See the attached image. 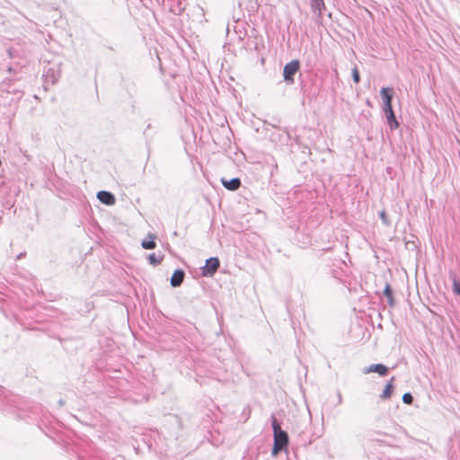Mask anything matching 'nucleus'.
I'll return each mask as SVG.
<instances>
[{
    "label": "nucleus",
    "instance_id": "2eb2a0df",
    "mask_svg": "<svg viewBox=\"0 0 460 460\" xmlns=\"http://www.w3.org/2000/svg\"><path fill=\"white\" fill-rule=\"evenodd\" d=\"M163 259H164L163 254L156 255L155 253H151L147 257L148 262L153 266L159 265L162 262Z\"/></svg>",
    "mask_w": 460,
    "mask_h": 460
},
{
    "label": "nucleus",
    "instance_id": "6e6552de",
    "mask_svg": "<svg viewBox=\"0 0 460 460\" xmlns=\"http://www.w3.org/2000/svg\"><path fill=\"white\" fill-rule=\"evenodd\" d=\"M222 185L229 190H237L241 186V180L239 178H233L230 180H226L225 178L221 179Z\"/></svg>",
    "mask_w": 460,
    "mask_h": 460
},
{
    "label": "nucleus",
    "instance_id": "ddd939ff",
    "mask_svg": "<svg viewBox=\"0 0 460 460\" xmlns=\"http://www.w3.org/2000/svg\"><path fill=\"white\" fill-rule=\"evenodd\" d=\"M384 295L387 298L388 305L391 307L394 306L395 301H394V298L393 296V290H392V288H391L390 284H388V283L385 287Z\"/></svg>",
    "mask_w": 460,
    "mask_h": 460
},
{
    "label": "nucleus",
    "instance_id": "f3484780",
    "mask_svg": "<svg viewBox=\"0 0 460 460\" xmlns=\"http://www.w3.org/2000/svg\"><path fill=\"white\" fill-rule=\"evenodd\" d=\"M453 292L460 296V282L456 279V276L453 278Z\"/></svg>",
    "mask_w": 460,
    "mask_h": 460
},
{
    "label": "nucleus",
    "instance_id": "20e7f679",
    "mask_svg": "<svg viewBox=\"0 0 460 460\" xmlns=\"http://www.w3.org/2000/svg\"><path fill=\"white\" fill-rule=\"evenodd\" d=\"M220 267V261L217 257H210L206 260L205 266L201 268V274L204 277H213Z\"/></svg>",
    "mask_w": 460,
    "mask_h": 460
},
{
    "label": "nucleus",
    "instance_id": "f03ea898",
    "mask_svg": "<svg viewBox=\"0 0 460 460\" xmlns=\"http://www.w3.org/2000/svg\"><path fill=\"white\" fill-rule=\"evenodd\" d=\"M300 68V62L297 59H294L285 65L283 69L284 81L288 84H293L295 82L294 75L297 73Z\"/></svg>",
    "mask_w": 460,
    "mask_h": 460
},
{
    "label": "nucleus",
    "instance_id": "9d476101",
    "mask_svg": "<svg viewBox=\"0 0 460 460\" xmlns=\"http://www.w3.org/2000/svg\"><path fill=\"white\" fill-rule=\"evenodd\" d=\"M148 240L144 239L141 242V246L146 250H152L156 247L155 238L156 235L155 234H148Z\"/></svg>",
    "mask_w": 460,
    "mask_h": 460
},
{
    "label": "nucleus",
    "instance_id": "0eeeda50",
    "mask_svg": "<svg viewBox=\"0 0 460 460\" xmlns=\"http://www.w3.org/2000/svg\"><path fill=\"white\" fill-rule=\"evenodd\" d=\"M184 278H185L184 270H182L181 269L174 270V272L172 273L171 279H170L171 286L173 288L180 287L182 284Z\"/></svg>",
    "mask_w": 460,
    "mask_h": 460
},
{
    "label": "nucleus",
    "instance_id": "f8f14e48",
    "mask_svg": "<svg viewBox=\"0 0 460 460\" xmlns=\"http://www.w3.org/2000/svg\"><path fill=\"white\" fill-rule=\"evenodd\" d=\"M387 124L391 130H394L399 128L400 124L395 118L394 112H391L385 115Z\"/></svg>",
    "mask_w": 460,
    "mask_h": 460
},
{
    "label": "nucleus",
    "instance_id": "9b49d317",
    "mask_svg": "<svg viewBox=\"0 0 460 460\" xmlns=\"http://www.w3.org/2000/svg\"><path fill=\"white\" fill-rule=\"evenodd\" d=\"M394 380V377H392L391 381L388 382L386 384V385L385 386V389H384L383 393L380 394V398L382 400H387V399H389L391 397L393 390H394V385L392 384V382Z\"/></svg>",
    "mask_w": 460,
    "mask_h": 460
},
{
    "label": "nucleus",
    "instance_id": "39448f33",
    "mask_svg": "<svg viewBox=\"0 0 460 460\" xmlns=\"http://www.w3.org/2000/svg\"><path fill=\"white\" fill-rule=\"evenodd\" d=\"M388 371H389L388 367L380 363L372 364L369 367H365L363 369L364 374H368V373L374 372V373H377L381 376H385L388 374Z\"/></svg>",
    "mask_w": 460,
    "mask_h": 460
},
{
    "label": "nucleus",
    "instance_id": "a211bd4d",
    "mask_svg": "<svg viewBox=\"0 0 460 460\" xmlns=\"http://www.w3.org/2000/svg\"><path fill=\"white\" fill-rule=\"evenodd\" d=\"M379 217L382 220V222L384 223V225H385L387 226L391 225V222L388 219V217L385 210H382L379 212Z\"/></svg>",
    "mask_w": 460,
    "mask_h": 460
},
{
    "label": "nucleus",
    "instance_id": "aec40b11",
    "mask_svg": "<svg viewBox=\"0 0 460 460\" xmlns=\"http://www.w3.org/2000/svg\"><path fill=\"white\" fill-rule=\"evenodd\" d=\"M23 256V253H21L17 256V259H21Z\"/></svg>",
    "mask_w": 460,
    "mask_h": 460
},
{
    "label": "nucleus",
    "instance_id": "7ed1b4c3",
    "mask_svg": "<svg viewBox=\"0 0 460 460\" xmlns=\"http://www.w3.org/2000/svg\"><path fill=\"white\" fill-rule=\"evenodd\" d=\"M380 94L384 102L383 111L385 115L394 112L392 106L394 90L392 88L383 87L380 91Z\"/></svg>",
    "mask_w": 460,
    "mask_h": 460
},
{
    "label": "nucleus",
    "instance_id": "1a4fd4ad",
    "mask_svg": "<svg viewBox=\"0 0 460 460\" xmlns=\"http://www.w3.org/2000/svg\"><path fill=\"white\" fill-rule=\"evenodd\" d=\"M59 75V72L56 71L54 68H49L43 75L45 83L50 84H54L58 81Z\"/></svg>",
    "mask_w": 460,
    "mask_h": 460
},
{
    "label": "nucleus",
    "instance_id": "f257e3e1",
    "mask_svg": "<svg viewBox=\"0 0 460 460\" xmlns=\"http://www.w3.org/2000/svg\"><path fill=\"white\" fill-rule=\"evenodd\" d=\"M271 426L273 429L274 442L271 449V455L276 456L280 451L285 449L288 445V435L281 429L274 414H271Z\"/></svg>",
    "mask_w": 460,
    "mask_h": 460
},
{
    "label": "nucleus",
    "instance_id": "6ab92c4d",
    "mask_svg": "<svg viewBox=\"0 0 460 460\" xmlns=\"http://www.w3.org/2000/svg\"><path fill=\"white\" fill-rule=\"evenodd\" d=\"M402 402L406 404H411L413 402V396L411 393H405L402 395Z\"/></svg>",
    "mask_w": 460,
    "mask_h": 460
},
{
    "label": "nucleus",
    "instance_id": "423d86ee",
    "mask_svg": "<svg viewBox=\"0 0 460 460\" xmlns=\"http://www.w3.org/2000/svg\"><path fill=\"white\" fill-rule=\"evenodd\" d=\"M97 199L105 205L111 206L114 205L116 202L115 196L107 190H100L97 193Z\"/></svg>",
    "mask_w": 460,
    "mask_h": 460
},
{
    "label": "nucleus",
    "instance_id": "dca6fc26",
    "mask_svg": "<svg viewBox=\"0 0 460 460\" xmlns=\"http://www.w3.org/2000/svg\"><path fill=\"white\" fill-rule=\"evenodd\" d=\"M351 75H352V79H353L354 83L358 84L360 82V75H359V71H358L357 66H355L352 68Z\"/></svg>",
    "mask_w": 460,
    "mask_h": 460
},
{
    "label": "nucleus",
    "instance_id": "4468645a",
    "mask_svg": "<svg viewBox=\"0 0 460 460\" xmlns=\"http://www.w3.org/2000/svg\"><path fill=\"white\" fill-rule=\"evenodd\" d=\"M310 4L313 12H318V15L322 14V9L325 7L323 0H311Z\"/></svg>",
    "mask_w": 460,
    "mask_h": 460
}]
</instances>
